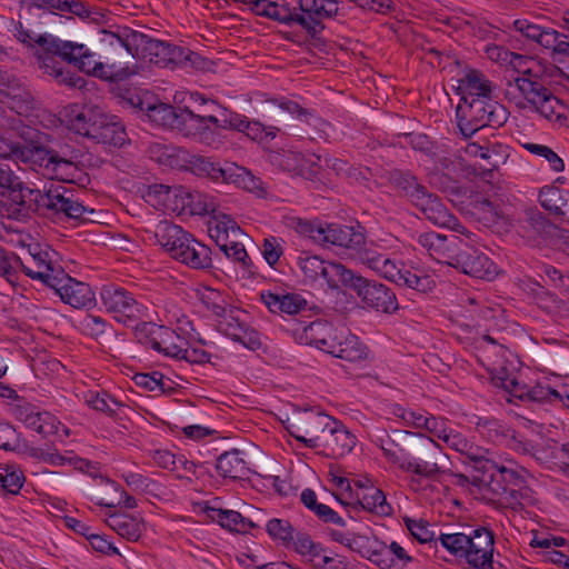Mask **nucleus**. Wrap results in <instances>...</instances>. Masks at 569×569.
<instances>
[{"instance_id":"35","label":"nucleus","mask_w":569,"mask_h":569,"mask_svg":"<svg viewBox=\"0 0 569 569\" xmlns=\"http://www.w3.org/2000/svg\"><path fill=\"white\" fill-rule=\"evenodd\" d=\"M492 88L491 81L481 71L468 70L459 80L460 101L491 98Z\"/></svg>"},{"instance_id":"42","label":"nucleus","mask_w":569,"mask_h":569,"mask_svg":"<svg viewBox=\"0 0 569 569\" xmlns=\"http://www.w3.org/2000/svg\"><path fill=\"white\" fill-rule=\"evenodd\" d=\"M181 122L178 130L186 137L197 139L200 136V132L204 131L209 124H212L217 128L218 117L213 114H201L194 113L190 108H182L181 113Z\"/></svg>"},{"instance_id":"14","label":"nucleus","mask_w":569,"mask_h":569,"mask_svg":"<svg viewBox=\"0 0 569 569\" xmlns=\"http://www.w3.org/2000/svg\"><path fill=\"white\" fill-rule=\"evenodd\" d=\"M297 264L306 282L326 284L331 290L342 289L350 271L341 263L327 261L306 252L298 257Z\"/></svg>"},{"instance_id":"29","label":"nucleus","mask_w":569,"mask_h":569,"mask_svg":"<svg viewBox=\"0 0 569 569\" xmlns=\"http://www.w3.org/2000/svg\"><path fill=\"white\" fill-rule=\"evenodd\" d=\"M207 213L212 217L208 223L209 236L214 242H226L230 238H242L244 233L231 216L218 210L213 201L204 203Z\"/></svg>"},{"instance_id":"16","label":"nucleus","mask_w":569,"mask_h":569,"mask_svg":"<svg viewBox=\"0 0 569 569\" xmlns=\"http://www.w3.org/2000/svg\"><path fill=\"white\" fill-rule=\"evenodd\" d=\"M292 24L300 26L315 37L325 29L323 21L341 16L338 0H299V8H291Z\"/></svg>"},{"instance_id":"60","label":"nucleus","mask_w":569,"mask_h":569,"mask_svg":"<svg viewBox=\"0 0 569 569\" xmlns=\"http://www.w3.org/2000/svg\"><path fill=\"white\" fill-rule=\"evenodd\" d=\"M133 379L137 386L149 391H160L164 393L172 389L169 385L170 380L159 371L137 373Z\"/></svg>"},{"instance_id":"38","label":"nucleus","mask_w":569,"mask_h":569,"mask_svg":"<svg viewBox=\"0 0 569 569\" xmlns=\"http://www.w3.org/2000/svg\"><path fill=\"white\" fill-rule=\"evenodd\" d=\"M189 232L184 231L181 227L167 220L160 221L154 229L157 242L164 248L173 259L180 251L182 242H184Z\"/></svg>"},{"instance_id":"12","label":"nucleus","mask_w":569,"mask_h":569,"mask_svg":"<svg viewBox=\"0 0 569 569\" xmlns=\"http://www.w3.org/2000/svg\"><path fill=\"white\" fill-rule=\"evenodd\" d=\"M32 189L24 186L7 164L0 163V219L23 220Z\"/></svg>"},{"instance_id":"37","label":"nucleus","mask_w":569,"mask_h":569,"mask_svg":"<svg viewBox=\"0 0 569 569\" xmlns=\"http://www.w3.org/2000/svg\"><path fill=\"white\" fill-rule=\"evenodd\" d=\"M261 300L273 313L297 315L307 306V301L297 293L261 292Z\"/></svg>"},{"instance_id":"58","label":"nucleus","mask_w":569,"mask_h":569,"mask_svg":"<svg viewBox=\"0 0 569 569\" xmlns=\"http://www.w3.org/2000/svg\"><path fill=\"white\" fill-rule=\"evenodd\" d=\"M150 114L149 117L153 120L159 122L160 124L164 127H169L171 129L178 130L181 122V113L182 108L177 110L174 107L160 103L158 106H153L149 109Z\"/></svg>"},{"instance_id":"9","label":"nucleus","mask_w":569,"mask_h":569,"mask_svg":"<svg viewBox=\"0 0 569 569\" xmlns=\"http://www.w3.org/2000/svg\"><path fill=\"white\" fill-rule=\"evenodd\" d=\"M307 331L323 351L346 361L356 362L367 356V348L358 337L348 330H335L331 325L321 321L311 322Z\"/></svg>"},{"instance_id":"24","label":"nucleus","mask_w":569,"mask_h":569,"mask_svg":"<svg viewBox=\"0 0 569 569\" xmlns=\"http://www.w3.org/2000/svg\"><path fill=\"white\" fill-rule=\"evenodd\" d=\"M0 94L8 107L18 114H28L36 108V100L20 79L8 72L0 73Z\"/></svg>"},{"instance_id":"64","label":"nucleus","mask_w":569,"mask_h":569,"mask_svg":"<svg viewBox=\"0 0 569 569\" xmlns=\"http://www.w3.org/2000/svg\"><path fill=\"white\" fill-rule=\"evenodd\" d=\"M109 323L106 319L87 313L79 320V329L91 338L99 339L108 330Z\"/></svg>"},{"instance_id":"5","label":"nucleus","mask_w":569,"mask_h":569,"mask_svg":"<svg viewBox=\"0 0 569 569\" xmlns=\"http://www.w3.org/2000/svg\"><path fill=\"white\" fill-rule=\"evenodd\" d=\"M30 194V207L23 212V220L31 213L38 212L53 220L86 221L87 213H93L84 207L74 196V191L63 184H51L48 189L41 191L32 189Z\"/></svg>"},{"instance_id":"53","label":"nucleus","mask_w":569,"mask_h":569,"mask_svg":"<svg viewBox=\"0 0 569 569\" xmlns=\"http://www.w3.org/2000/svg\"><path fill=\"white\" fill-rule=\"evenodd\" d=\"M512 27L522 37L538 43L542 48L545 44L552 43L550 37L551 28L541 27L528 19H517L512 22Z\"/></svg>"},{"instance_id":"50","label":"nucleus","mask_w":569,"mask_h":569,"mask_svg":"<svg viewBox=\"0 0 569 569\" xmlns=\"http://www.w3.org/2000/svg\"><path fill=\"white\" fill-rule=\"evenodd\" d=\"M487 57L500 64L510 66L516 72L523 69L525 64L532 58L508 50L507 48L498 44H487L485 48Z\"/></svg>"},{"instance_id":"2","label":"nucleus","mask_w":569,"mask_h":569,"mask_svg":"<svg viewBox=\"0 0 569 569\" xmlns=\"http://www.w3.org/2000/svg\"><path fill=\"white\" fill-rule=\"evenodd\" d=\"M558 68L532 57L512 78L521 99L517 107L530 109L558 128L569 127V107L552 91Z\"/></svg>"},{"instance_id":"13","label":"nucleus","mask_w":569,"mask_h":569,"mask_svg":"<svg viewBox=\"0 0 569 569\" xmlns=\"http://www.w3.org/2000/svg\"><path fill=\"white\" fill-rule=\"evenodd\" d=\"M342 288L352 289L366 307L376 311L392 313L398 310L396 295L389 287L357 274L351 269Z\"/></svg>"},{"instance_id":"15","label":"nucleus","mask_w":569,"mask_h":569,"mask_svg":"<svg viewBox=\"0 0 569 569\" xmlns=\"http://www.w3.org/2000/svg\"><path fill=\"white\" fill-rule=\"evenodd\" d=\"M397 436L411 439L415 437V456H412V468L409 472L431 478L442 472L447 467L448 456L432 438L415 436L410 432L397 433Z\"/></svg>"},{"instance_id":"22","label":"nucleus","mask_w":569,"mask_h":569,"mask_svg":"<svg viewBox=\"0 0 569 569\" xmlns=\"http://www.w3.org/2000/svg\"><path fill=\"white\" fill-rule=\"evenodd\" d=\"M13 417L27 428L48 437L59 432L60 427L67 432L61 422L50 412L40 410L37 406L27 401H19L12 406Z\"/></svg>"},{"instance_id":"48","label":"nucleus","mask_w":569,"mask_h":569,"mask_svg":"<svg viewBox=\"0 0 569 569\" xmlns=\"http://www.w3.org/2000/svg\"><path fill=\"white\" fill-rule=\"evenodd\" d=\"M301 502L306 508L312 511L319 520L326 523H333L340 527L346 526V521L329 506L318 502L317 495L312 489H305L300 496Z\"/></svg>"},{"instance_id":"33","label":"nucleus","mask_w":569,"mask_h":569,"mask_svg":"<svg viewBox=\"0 0 569 569\" xmlns=\"http://www.w3.org/2000/svg\"><path fill=\"white\" fill-rule=\"evenodd\" d=\"M174 260L192 269H208L212 263L211 250L189 233Z\"/></svg>"},{"instance_id":"52","label":"nucleus","mask_w":569,"mask_h":569,"mask_svg":"<svg viewBox=\"0 0 569 569\" xmlns=\"http://www.w3.org/2000/svg\"><path fill=\"white\" fill-rule=\"evenodd\" d=\"M84 402L93 410L113 417L123 403L104 390H89L84 395Z\"/></svg>"},{"instance_id":"45","label":"nucleus","mask_w":569,"mask_h":569,"mask_svg":"<svg viewBox=\"0 0 569 569\" xmlns=\"http://www.w3.org/2000/svg\"><path fill=\"white\" fill-rule=\"evenodd\" d=\"M207 512L212 521L219 523L222 528L228 529L229 531L247 533L254 527L251 520L242 517L240 512L234 510L209 508Z\"/></svg>"},{"instance_id":"31","label":"nucleus","mask_w":569,"mask_h":569,"mask_svg":"<svg viewBox=\"0 0 569 569\" xmlns=\"http://www.w3.org/2000/svg\"><path fill=\"white\" fill-rule=\"evenodd\" d=\"M217 182L233 183L247 191L257 193L260 197L266 194L263 181L254 177L249 170L232 162H226L220 167L219 180Z\"/></svg>"},{"instance_id":"11","label":"nucleus","mask_w":569,"mask_h":569,"mask_svg":"<svg viewBox=\"0 0 569 569\" xmlns=\"http://www.w3.org/2000/svg\"><path fill=\"white\" fill-rule=\"evenodd\" d=\"M13 156L23 162H28L33 169L41 170L42 176L59 181H72L76 167L69 160L62 159L46 148L11 147L10 151L0 152L1 158Z\"/></svg>"},{"instance_id":"6","label":"nucleus","mask_w":569,"mask_h":569,"mask_svg":"<svg viewBox=\"0 0 569 569\" xmlns=\"http://www.w3.org/2000/svg\"><path fill=\"white\" fill-rule=\"evenodd\" d=\"M441 546L451 555L463 559L472 569H493L495 535L485 527L470 533H441Z\"/></svg>"},{"instance_id":"25","label":"nucleus","mask_w":569,"mask_h":569,"mask_svg":"<svg viewBox=\"0 0 569 569\" xmlns=\"http://www.w3.org/2000/svg\"><path fill=\"white\" fill-rule=\"evenodd\" d=\"M418 244L436 261L451 267L457 251L463 241L457 236H442L437 232H426L418 236Z\"/></svg>"},{"instance_id":"34","label":"nucleus","mask_w":569,"mask_h":569,"mask_svg":"<svg viewBox=\"0 0 569 569\" xmlns=\"http://www.w3.org/2000/svg\"><path fill=\"white\" fill-rule=\"evenodd\" d=\"M348 505H359L363 510L380 517L392 513V507L387 502L383 491L377 487L355 489L353 500Z\"/></svg>"},{"instance_id":"61","label":"nucleus","mask_w":569,"mask_h":569,"mask_svg":"<svg viewBox=\"0 0 569 569\" xmlns=\"http://www.w3.org/2000/svg\"><path fill=\"white\" fill-rule=\"evenodd\" d=\"M267 532L272 539L289 546L295 538V529L288 520L273 518L267 522Z\"/></svg>"},{"instance_id":"62","label":"nucleus","mask_w":569,"mask_h":569,"mask_svg":"<svg viewBox=\"0 0 569 569\" xmlns=\"http://www.w3.org/2000/svg\"><path fill=\"white\" fill-rule=\"evenodd\" d=\"M241 238H230L224 242H216L220 250L234 262L248 267L250 258L247 253L244 246L240 242Z\"/></svg>"},{"instance_id":"57","label":"nucleus","mask_w":569,"mask_h":569,"mask_svg":"<svg viewBox=\"0 0 569 569\" xmlns=\"http://www.w3.org/2000/svg\"><path fill=\"white\" fill-rule=\"evenodd\" d=\"M379 539L377 537H368L366 535L352 533L348 548L358 552L361 557L370 560L376 565Z\"/></svg>"},{"instance_id":"63","label":"nucleus","mask_w":569,"mask_h":569,"mask_svg":"<svg viewBox=\"0 0 569 569\" xmlns=\"http://www.w3.org/2000/svg\"><path fill=\"white\" fill-rule=\"evenodd\" d=\"M24 476L20 470L8 466L0 470V488L11 495H17L22 488Z\"/></svg>"},{"instance_id":"21","label":"nucleus","mask_w":569,"mask_h":569,"mask_svg":"<svg viewBox=\"0 0 569 569\" xmlns=\"http://www.w3.org/2000/svg\"><path fill=\"white\" fill-rule=\"evenodd\" d=\"M332 417L322 412L307 411L289 428L290 435L306 448L317 449L325 438Z\"/></svg>"},{"instance_id":"17","label":"nucleus","mask_w":569,"mask_h":569,"mask_svg":"<svg viewBox=\"0 0 569 569\" xmlns=\"http://www.w3.org/2000/svg\"><path fill=\"white\" fill-rule=\"evenodd\" d=\"M297 231L320 244H332L352 252L355 247L363 243V234L353 228L340 224L313 223L299 220Z\"/></svg>"},{"instance_id":"55","label":"nucleus","mask_w":569,"mask_h":569,"mask_svg":"<svg viewBox=\"0 0 569 569\" xmlns=\"http://www.w3.org/2000/svg\"><path fill=\"white\" fill-rule=\"evenodd\" d=\"M37 458L51 466H63L68 463L81 471H89L91 468L94 469L90 461L76 456L61 455L57 450L40 449L37 453Z\"/></svg>"},{"instance_id":"18","label":"nucleus","mask_w":569,"mask_h":569,"mask_svg":"<svg viewBox=\"0 0 569 569\" xmlns=\"http://www.w3.org/2000/svg\"><path fill=\"white\" fill-rule=\"evenodd\" d=\"M136 339L139 343L178 360L184 346H188L187 339L174 330L151 321L137 327Z\"/></svg>"},{"instance_id":"47","label":"nucleus","mask_w":569,"mask_h":569,"mask_svg":"<svg viewBox=\"0 0 569 569\" xmlns=\"http://www.w3.org/2000/svg\"><path fill=\"white\" fill-rule=\"evenodd\" d=\"M31 257L34 266L31 267L29 264L22 263V269L24 273L28 277L40 280L46 286L50 287L53 283V280L50 278H52V276H57L56 273L58 272V270L63 269L61 267L53 266L50 261H48L47 252H32Z\"/></svg>"},{"instance_id":"51","label":"nucleus","mask_w":569,"mask_h":569,"mask_svg":"<svg viewBox=\"0 0 569 569\" xmlns=\"http://www.w3.org/2000/svg\"><path fill=\"white\" fill-rule=\"evenodd\" d=\"M449 448L457 452L465 455L471 461L475 462V468L479 467V450L481 448L475 446L465 435L450 428L447 435H443L442 440Z\"/></svg>"},{"instance_id":"4","label":"nucleus","mask_w":569,"mask_h":569,"mask_svg":"<svg viewBox=\"0 0 569 569\" xmlns=\"http://www.w3.org/2000/svg\"><path fill=\"white\" fill-rule=\"evenodd\" d=\"M349 257L398 286L423 293L436 287L433 277L427 271L418 268H412V270L400 268L396 260L391 259L388 253L381 252L376 243L368 242L365 237L363 243L355 247Z\"/></svg>"},{"instance_id":"27","label":"nucleus","mask_w":569,"mask_h":569,"mask_svg":"<svg viewBox=\"0 0 569 569\" xmlns=\"http://www.w3.org/2000/svg\"><path fill=\"white\" fill-rule=\"evenodd\" d=\"M184 193L181 187L152 184L143 193L147 203L160 211H180L184 208Z\"/></svg>"},{"instance_id":"3","label":"nucleus","mask_w":569,"mask_h":569,"mask_svg":"<svg viewBox=\"0 0 569 569\" xmlns=\"http://www.w3.org/2000/svg\"><path fill=\"white\" fill-rule=\"evenodd\" d=\"M487 451L479 450V467L482 472L481 481L486 482L489 489L499 497L506 507L513 510L522 507V500L527 497V477L529 472L513 459L505 458L496 460L486 457Z\"/></svg>"},{"instance_id":"46","label":"nucleus","mask_w":569,"mask_h":569,"mask_svg":"<svg viewBox=\"0 0 569 569\" xmlns=\"http://www.w3.org/2000/svg\"><path fill=\"white\" fill-rule=\"evenodd\" d=\"M108 525L119 536L130 541L139 540L146 530V523L141 518L123 513L111 515L108 519Z\"/></svg>"},{"instance_id":"7","label":"nucleus","mask_w":569,"mask_h":569,"mask_svg":"<svg viewBox=\"0 0 569 569\" xmlns=\"http://www.w3.org/2000/svg\"><path fill=\"white\" fill-rule=\"evenodd\" d=\"M458 128L469 138L485 127L498 128L508 119L507 109L492 98L460 101L456 109Z\"/></svg>"},{"instance_id":"36","label":"nucleus","mask_w":569,"mask_h":569,"mask_svg":"<svg viewBox=\"0 0 569 569\" xmlns=\"http://www.w3.org/2000/svg\"><path fill=\"white\" fill-rule=\"evenodd\" d=\"M239 3H248L250 10L257 16L266 17L274 21L291 26V8L284 0H233Z\"/></svg>"},{"instance_id":"41","label":"nucleus","mask_w":569,"mask_h":569,"mask_svg":"<svg viewBox=\"0 0 569 569\" xmlns=\"http://www.w3.org/2000/svg\"><path fill=\"white\" fill-rule=\"evenodd\" d=\"M376 565L381 569H405L412 558L402 546L392 541L390 545L379 540Z\"/></svg>"},{"instance_id":"30","label":"nucleus","mask_w":569,"mask_h":569,"mask_svg":"<svg viewBox=\"0 0 569 569\" xmlns=\"http://www.w3.org/2000/svg\"><path fill=\"white\" fill-rule=\"evenodd\" d=\"M101 111L102 109L99 107H79L74 104L66 109L63 121L70 130L91 139V131L98 126Z\"/></svg>"},{"instance_id":"49","label":"nucleus","mask_w":569,"mask_h":569,"mask_svg":"<svg viewBox=\"0 0 569 569\" xmlns=\"http://www.w3.org/2000/svg\"><path fill=\"white\" fill-rule=\"evenodd\" d=\"M380 449L383 457L392 465L397 466L402 471L409 472L412 468V455L406 450L396 439L387 437L380 439Z\"/></svg>"},{"instance_id":"32","label":"nucleus","mask_w":569,"mask_h":569,"mask_svg":"<svg viewBox=\"0 0 569 569\" xmlns=\"http://www.w3.org/2000/svg\"><path fill=\"white\" fill-rule=\"evenodd\" d=\"M91 139L98 143L121 147L126 142L127 133L118 117L107 114L102 110L98 126L91 131Z\"/></svg>"},{"instance_id":"10","label":"nucleus","mask_w":569,"mask_h":569,"mask_svg":"<svg viewBox=\"0 0 569 569\" xmlns=\"http://www.w3.org/2000/svg\"><path fill=\"white\" fill-rule=\"evenodd\" d=\"M100 301L104 310L112 315L113 319L137 332V327L147 322L148 307L139 302L127 289L108 284L100 291Z\"/></svg>"},{"instance_id":"8","label":"nucleus","mask_w":569,"mask_h":569,"mask_svg":"<svg viewBox=\"0 0 569 569\" xmlns=\"http://www.w3.org/2000/svg\"><path fill=\"white\" fill-rule=\"evenodd\" d=\"M132 41L137 49L136 54L140 52L143 59L161 68H174L187 64L201 68V62H203L198 53L187 48L152 39L143 33L134 32Z\"/></svg>"},{"instance_id":"54","label":"nucleus","mask_w":569,"mask_h":569,"mask_svg":"<svg viewBox=\"0 0 569 569\" xmlns=\"http://www.w3.org/2000/svg\"><path fill=\"white\" fill-rule=\"evenodd\" d=\"M220 167L221 166L218 162L211 161L210 158L200 154H193L188 151V157L186 158V167L183 169L190 170L192 173L199 177H206L217 182V180H219Z\"/></svg>"},{"instance_id":"56","label":"nucleus","mask_w":569,"mask_h":569,"mask_svg":"<svg viewBox=\"0 0 569 569\" xmlns=\"http://www.w3.org/2000/svg\"><path fill=\"white\" fill-rule=\"evenodd\" d=\"M291 543L296 552L306 558L311 566H313L316 559H319L325 552V548L321 543L313 541L309 535L303 532H298Z\"/></svg>"},{"instance_id":"1","label":"nucleus","mask_w":569,"mask_h":569,"mask_svg":"<svg viewBox=\"0 0 569 569\" xmlns=\"http://www.w3.org/2000/svg\"><path fill=\"white\" fill-rule=\"evenodd\" d=\"M121 47L119 54L106 57L103 61L96 58L82 43L63 41L54 36L41 37L37 41L46 52L40 56L43 72L51 76L60 84L81 87L83 79L70 71H66L57 57L68 63H72L80 71L109 82H121L138 73V66L123 61L131 54L134 56L128 43L118 38Z\"/></svg>"},{"instance_id":"40","label":"nucleus","mask_w":569,"mask_h":569,"mask_svg":"<svg viewBox=\"0 0 569 569\" xmlns=\"http://www.w3.org/2000/svg\"><path fill=\"white\" fill-rule=\"evenodd\" d=\"M274 106H277L283 112L290 114L293 119L313 127L319 130H325L328 123L319 117L313 109H308L299 104L297 101L280 97L271 99Z\"/></svg>"},{"instance_id":"23","label":"nucleus","mask_w":569,"mask_h":569,"mask_svg":"<svg viewBox=\"0 0 569 569\" xmlns=\"http://www.w3.org/2000/svg\"><path fill=\"white\" fill-rule=\"evenodd\" d=\"M451 267L479 279L491 280L497 274V267L492 260L465 242L457 251Z\"/></svg>"},{"instance_id":"59","label":"nucleus","mask_w":569,"mask_h":569,"mask_svg":"<svg viewBox=\"0 0 569 569\" xmlns=\"http://www.w3.org/2000/svg\"><path fill=\"white\" fill-rule=\"evenodd\" d=\"M566 194H569V190L560 189L553 186H546L539 192V202L543 209L555 216L561 204H563Z\"/></svg>"},{"instance_id":"28","label":"nucleus","mask_w":569,"mask_h":569,"mask_svg":"<svg viewBox=\"0 0 569 569\" xmlns=\"http://www.w3.org/2000/svg\"><path fill=\"white\" fill-rule=\"evenodd\" d=\"M238 313V310L229 309L218 320V329L233 341L253 349L260 345L258 333L256 330L249 328V326L239 318Z\"/></svg>"},{"instance_id":"44","label":"nucleus","mask_w":569,"mask_h":569,"mask_svg":"<svg viewBox=\"0 0 569 569\" xmlns=\"http://www.w3.org/2000/svg\"><path fill=\"white\" fill-rule=\"evenodd\" d=\"M501 149L502 144L486 138H479V141L468 142L465 147V152L470 157L487 161L490 167L489 171H492L499 167L505 157Z\"/></svg>"},{"instance_id":"19","label":"nucleus","mask_w":569,"mask_h":569,"mask_svg":"<svg viewBox=\"0 0 569 569\" xmlns=\"http://www.w3.org/2000/svg\"><path fill=\"white\" fill-rule=\"evenodd\" d=\"M516 232L530 246H539L553 240L558 227L551 223L537 208L525 210L515 224Z\"/></svg>"},{"instance_id":"39","label":"nucleus","mask_w":569,"mask_h":569,"mask_svg":"<svg viewBox=\"0 0 569 569\" xmlns=\"http://www.w3.org/2000/svg\"><path fill=\"white\" fill-rule=\"evenodd\" d=\"M150 158L159 164L182 169L186 167L188 150L174 144L152 142L148 147Z\"/></svg>"},{"instance_id":"43","label":"nucleus","mask_w":569,"mask_h":569,"mask_svg":"<svg viewBox=\"0 0 569 569\" xmlns=\"http://www.w3.org/2000/svg\"><path fill=\"white\" fill-rule=\"evenodd\" d=\"M243 452L233 449L226 451L217 460V471L223 478L230 479H243L249 473V468L246 460L243 459Z\"/></svg>"},{"instance_id":"20","label":"nucleus","mask_w":569,"mask_h":569,"mask_svg":"<svg viewBox=\"0 0 569 569\" xmlns=\"http://www.w3.org/2000/svg\"><path fill=\"white\" fill-rule=\"evenodd\" d=\"M52 276L53 283L49 287L61 300L73 308H90L96 305V296L88 283L71 278L64 270H58Z\"/></svg>"},{"instance_id":"26","label":"nucleus","mask_w":569,"mask_h":569,"mask_svg":"<svg viewBox=\"0 0 569 569\" xmlns=\"http://www.w3.org/2000/svg\"><path fill=\"white\" fill-rule=\"evenodd\" d=\"M356 437L346 428V426L332 418L325 432V438L320 448L325 449L329 456L338 458L349 453L356 446Z\"/></svg>"}]
</instances>
